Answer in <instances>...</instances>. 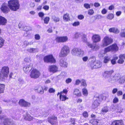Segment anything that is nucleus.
Listing matches in <instances>:
<instances>
[{"label":"nucleus","instance_id":"nucleus-35","mask_svg":"<svg viewBox=\"0 0 125 125\" xmlns=\"http://www.w3.org/2000/svg\"><path fill=\"white\" fill-rule=\"evenodd\" d=\"M5 85L4 84L0 83V93H3L4 90Z\"/></svg>","mask_w":125,"mask_h":125},{"label":"nucleus","instance_id":"nucleus-43","mask_svg":"<svg viewBox=\"0 0 125 125\" xmlns=\"http://www.w3.org/2000/svg\"><path fill=\"white\" fill-rule=\"evenodd\" d=\"M4 42V40L2 38L0 37V48L2 47L3 46Z\"/></svg>","mask_w":125,"mask_h":125},{"label":"nucleus","instance_id":"nucleus-38","mask_svg":"<svg viewBox=\"0 0 125 125\" xmlns=\"http://www.w3.org/2000/svg\"><path fill=\"white\" fill-rule=\"evenodd\" d=\"M77 48H74L71 51L72 54L73 56H75L77 52Z\"/></svg>","mask_w":125,"mask_h":125},{"label":"nucleus","instance_id":"nucleus-51","mask_svg":"<svg viewBox=\"0 0 125 125\" xmlns=\"http://www.w3.org/2000/svg\"><path fill=\"white\" fill-rule=\"evenodd\" d=\"M23 30L26 31H28L31 30V28L29 26H25L24 27Z\"/></svg>","mask_w":125,"mask_h":125},{"label":"nucleus","instance_id":"nucleus-7","mask_svg":"<svg viewBox=\"0 0 125 125\" xmlns=\"http://www.w3.org/2000/svg\"><path fill=\"white\" fill-rule=\"evenodd\" d=\"M112 42L113 40L112 39L107 36H105L103 39L102 46L103 47L106 46L112 43Z\"/></svg>","mask_w":125,"mask_h":125},{"label":"nucleus","instance_id":"nucleus-58","mask_svg":"<svg viewBox=\"0 0 125 125\" xmlns=\"http://www.w3.org/2000/svg\"><path fill=\"white\" fill-rule=\"evenodd\" d=\"M113 77L115 82L118 81L120 77H118V76L117 75H115Z\"/></svg>","mask_w":125,"mask_h":125},{"label":"nucleus","instance_id":"nucleus-9","mask_svg":"<svg viewBox=\"0 0 125 125\" xmlns=\"http://www.w3.org/2000/svg\"><path fill=\"white\" fill-rule=\"evenodd\" d=\"M67 91L66 89H64L60 95V98L61 101H65L66 99H68V98L66 97V95L67 94Z\"/></svg>","mask_w":125,"mask_h":125},{"label":"nucleus","instance_id":"nucleus-11","mask_svg":"<svg viewBox=\"0 0 125 125\" xmlns=\"http://www.w3.org/2000/svg\"><path fill=\"white\" fill-rule=\"evenodd\" d=\"M114 72V71L113 70L106 71L104 72L103 74V76L105 78L108 79L110 77Z\"/></svg>","mask_w":125,"mask_h":125},{"label":"nucleus","instance_id":"nucleus-1","mask_svg":"<svg viewBox=\"0 0 125 125\" xmlns=\"http://www.w3.org/2000/svg\"><path fill=\"white\" fill-rule=\"evenodd\" d=\"M8 6L12 10L16 11L19 8V2L18 0H10L8 1Z\"/></svg>","mask_w":125,"mask_h":125},{"label":"nucleus","instance_id":"nucleus-2","mask_svg":"<svg viewBox=\"0 0 125 125\" xmlns=\"http://www.w3.org/2000/svg\"><path fill=\"white\" fill-rule=\"evenodd\" d=\"M70 51L69 47L66 45H65L62 48L59 54V56L60 57H66L69 53Z\"/></svg>","mask_w":125,"mask_h":125},{"label":"nucleus","instance_id":"nucleus-62","mask_svg":"<svg viewBox=\"0 0 125 125\" xmlns=\"http://www.w3.org/2000/svg\"><path fill=\"white\" fill-rule=\"evenodd\" d=\"M80 35V34L78 33H76L74 35V37L75 38H77Z\"/></svg>","mask_w":125,"mask_h":125},{"label":"nucleus","instance_id":"nucleus-22","mask_svg":"<svg viewBox=\"0 0 125 125\" xmlns=\"http://www.w3.org/2000/svg\"><path fill=\"white\" fill-rule=\"evenodd\" d=\"M32 68L30 65H26L23 68V70L25 72L27 73L29 72Z\"/></svg>","mask_w":125,"mask_h":125},{"label":"nucleus","instance_id":"nucleus-13","mask_svg":"<svg viewBox=\"0 0 125 125\" xmlns=\"http://www.w3.org/2000/svg\"><path fill=\"white\" fill-rule=\"evenodd\" d=\"M6 77L8 76L9 73V69L7 66H4L1 69V71L0 72Z\"/></svg>","mask_w":125,"mask_h":125},{"label":"nucleus","instance_id":"nucleus-30","mask_svg":"<svg viewBox=\"0 0 125 125\" xmlns=\"http://www.w3.org/2000/svg\"><path fill=\"white\" fill-rule=\"evenodd\" d=\"M111 57L108 56H106L104 57L103 62L104 63H108L110 60Z\"/></svg>","mask_w":125,"mask_h":125},{"label":"nucleus","instance_id":"nucleus-54","mask_svg":"<svg viewBox=\"0 0 125 125\" xmlns=\"http://www.w3.org/2000/svg\"><path fill=\"white\" fill-rule=\"evenodd\" d=\"M80 22L79 21L75 22L72 24V25L74 26H76L79 25L80 24Z\"/></svg>","mask_w":125,"mask_h":125},{"label":"nucleus","instance_id":"nucleus-61","mask_svg":"<svg viewBox=\"0 0 125 125\" xmlns=\"http://www.w3.org/2000/svg\"><path fill=\"white\" fill-rule=\"evenodd\" d=\"M107 12V10L105 9H103L101 11L102 13L103 14H106Z\"/></svg>","mask_w":125,"mask_h":125},{"label":"nucleus","instance_id":"nucleus-5","mask_svg":"<svg viewBox=\"0 0 125 125\" xmlns=\"http://www.w3.org/2000/svg\"><path fill=\"white\" fill-rule=\"evenodd\" d=\"M118 50V48L116 44H113L112 45L105 48L104 52H105L110 51L116 52Z\"/></svg>","mask_w":125,"mask_h":125},{"label":"nucleus","instance_id":"nucleus-24","mask_svg":"<svg viewBox=\"0 0 125 125\" xmlns=\"http://www.w3.org/2000/svg\"><path fill=\"white\" fill-rule=\"evenodd\" d=\"M111 125H123V123L121 120H116L113 121Z\"/></svg>","mask_w":125,"mask_h":125},{"label":"nucleus","instance_id":"nucleus-31","mask_svg":"<svg viewBox=\"0 0 125 125\" xmlns=\"http://www.w3.org/2000/svg\"><path fill=\"white\" fill-rule=\"evenodd\" d=\"M125 82V76H122L119 78V83L120 84H123Z\"/></svg>","mask_w":125,"mask_h":125},{"label":"nucleus","instance_id":"nucleus-26","mask_svg":"<svg viewBox=\"0 0 125 125\" xmlns=\"http://www.w3.org/2000/svg\"><path fill=\"white\" fill-rule=\"evenodd\" d=\"M109 31L110 32L116 34L118 33L119 32V30L117 28H112L109 29Z\"/></svg>","mask_w":125,"mask_h":125},{"label":"nucleus","instance_id":"nucleus-52","mask_svg":"<svg viewBox=\"0 0 125 125\" xmlns=\"http://www.w3.org/2000/svg\"><path fill=\"white\" fill-rule=\"evenodd\" d=\"M82 41L83 42H87V39L86 36L85 35H83L82 38Z\"/></svg>","mask_w":125,"mask_h":125},{"label":"nucleus","instance_id":"nucleus-25","mask_svg":"<svg viewBox=\"0 0 125 125\" xmlns=\"http://www.w3.org/2000/svg\"><path fill=\"white\" fill-rule=\"evenodd\" d=\"M27 51L29 52L34 53L38 52V49L37 48H28L27 50Z\"/></svg>","mask_w":125,"mask_h":125},{"label":"nucleus","instance_id":"nucleus-48","mask_svg":"<svg viewBox=\"0 0 125 125\" xmlns=\"http://www.w3.org/2000/svg\"><path fill=\"white\" fill-rule=\"evenodd\" d=\"M6 77L0 72V81H2Z\"/></svg>","mask_w":125,"mask_h":125},{"label":"nucleus","instance_id":"nucleus-14","mask_svg":"<svg viewBox=\"0 0 125 125\" xmlns=\"http://www.w3.org/2000/svg\"><path fill=\"white\" fill-rule=\"evenodd\" d=\"M19 104L21 106L24 107H29L31 104L30 103L27 102L23 99H21L20 100Z\"/></svg>","mask_w":125,"mask_h":125},{"label":"nucleus","instance_id":"nucleus-6","mask_svg":"<svg viewBox=\"0 0 125 125\" xmlns=\"http://www.w3.org/2000/svg\"><path fill=\"white\" fill-rule=\"evenodd\" d=\"M91 67L92 68H98L101 67L102 65V63L99 61H92L90 63Z\"/></svg>","mask_w":125,"mask_h":125},{"label":"nucleus","instance_id":"nucleus-17","mask_svg":"<svg viewBox=\"0 0 125 125\" xmlns=\"http://www.w3.org/2000/svg\"><path fill=\"white\" fill-rule=\"evenodd\" d=\"M92 39L94 42L96 43L100 41L101 37L98 35L94 34L92 36Z\"/></svg>","mask_w":125,"mask_h":125},{"label":"nucleus","instance_id":"nucleus-20","mask_svg":"<svg viewBox=\"0 0 125 125\" xmlns=\"http://www.w3.org/2000/svg\"><path fill=\"white\" fill-rule=\"evenodd\" d=\"M35 91L41 94H42L44 93V90L42 87L41 85L35 87Z\"/></svg>","mask_w":125,"mask_h":125},{"label":"nucleus","instance_id":"nucleus-16","mask_svg":"<svg viewBox=\"0 0 125 125\" xmlns=\"http://www.w3.org/2000/svg\"><path fill=\"white\" fill-rule=\"evenodd\" d=\"M59 64L60 66L64 68L67 67L68 63L65 59H62L59 61Z\"/></svg>","mask_w":125,"mask_h":125},{"label":"nucleus","instance_id":"nucleus-49","mask_svg":"<svg viewBox=\"0 0 125 125\" xmlns=\"http://www.w3.org/2000/svg\"><path fill=\"white\" fill-rule=\"evenodd\" d=\"M94 17L95 20L99 19L101 18L102 17V16L101 15H97L94 16Z\"/></svg>","mask_w":125,"mask_h":125},{"label":"nucleus","instance_id":"nucleus-47","mask_svg":"<svg viewBox=\"0 0 125 125\" xmlns=\"http://www.w3.org/2000/svg\"><path fill=\"white\" fill-rule=\"evenodd\" d=\"M50 20V18L48 17H46L44 19V23L46 24H47Z\"/></svg>","mask_w":125,"mask_h":125},{"label":"nucleus","instance_id":"nucleus-64","mask_svg":"<svg viewBox=\"0 0 125 125\" xmlns=\"http://www.w3.org/2000/svg\"><path fill=\"white\" fill-rule=\"evenodd\" d=\"M118 101V98L115 97L113 99V102L114 103H116Z\"/></svg>","mask_w":125,"mask_h":125},{"label":"nucleus","instance_id":"nucleus-15","mask_svg":"<svg viewBox=\"0 0 125 125\" xmlns=\"http://www.w3.org/2000/svg\"><path fill=\"white\" fill-rule=\"evenodd\" d=\"M48 70L50 72L54 73L58 71V67L56 65H51L49 66Z\"/></svg>","mask_w":125,"mask_h":125},{"label":"nucleus","instance_id":"nucleus-27","mask_svg":"<svg viewBox=\"0 0 125 125\" xmlns=\"http://www.w3.org/2000/svg\"><path fill=\"white\" fill-rule=\"evenodd\" d=\"M125 57V55L124 54L120 55L119 56V59L117 61V63L119 64H122L124 62L123 59Z\"/></svg>","mask_w":125,"mask_h":125},{"label":"nucleus","instance_id":"nucleus-3","mask_svg":"<svg viewBox=\"0 0 125 125\" xmlns=\"http://www.w3.org/2000/svg\"><path fill=\"white\" fill-rule=\"evenodd\" d=\"M40 75L41 73L39 70L33 69L31 72L30 76L31 78L36 79L39 78Z\"/></svg>","mask_w":125,"mask_h":125},{"label":"nucleus","instance_id":"nucleus-46","mask_svg":"<svg viewBox=\"0 0 125 125\" xmlns=\"http://www.w3.org/2000/svg\"><path fill=\"white\" fill-rule=\"evenodd\" d=\"M81 84L82 86H83L84 87H86L87 86L86 81L84 79H83L81 80Z\"/></svg>","mask_w":125,"mask_h":125},{"label":"nucleus","instance_id":"nucleus-19","mask_svg":"<svg viewBox=\"0 0 125 125\" xmlns=\"http://www.w3.org/2000/svg\"><path fill=\"white\" fill-rule=\"evenodd\" d=\"M75 56L78 57H82L83 56L84 54L83 51L79 48H77V52Z\"/></svg>","mask_w":125,"mask_h":125},{"label":"nucleus","instance_id":"nucleus-42","mask_svg":"<svg viewBox=\"0 0 125 125\" xmlns=\"http://www.w3.org/2000/svg\"><path fill=\"white\" fill-rule=\"evenodd\" d=\"M39 16L41 18V20H42L45 14L44 13L42 12H40L38 14Z\"/></svg>","mask_w":125,"mask_h":125},{"label":"nucleus","instance_id":"nucleus-8","mask_svg":"<svg viewBox=\"0 0 125 125\" xmlns=\"http://www.w3.org/2000/svg\"><path fill=\"white\" fill-rule=\"evenodd\" d=\"M44 62H46L55 63L56 60L52 55L50 54L45 56L44 59Z\"/></svg>","mask_w":125,"mask_h":125},{"label":"nucleus","instance_id":"nucleus-29","mask_svg":"<svg viewBox=\"0 0 125 125\" xmlns=\"http://www.w3.org/2000/svg\"><path fill=\"white\" fill-rule=\"evenodd\" d=\"M64 20L66 21H67L70 20V17L69 14L68 13H66L64 15L63 17Z\"/></svg>","mask_w":125,"mask_h":125},{"label":"nucleus","instance_id":"nucleus-37","mask_svg":"<svg viewBox=\"0 0 125 125\" xmlns=\"http://www.w3.org/2000/svg\"><path fill=\"white\" fill-rule=\"evenodd\" d=\"M47 113L46 112H43V111L40 110L39 111L38 113L39 115L40 116H44V115L47 114Z\"/></svg>","mask_w":125,"mask_h":125},{"label":"nucleus","instance_id":"nucleus-36","mask_svg":"<svg viewBox=\"0 0 125 125\" xmlns=\"http://www.w3.org/2000/svg\"><path fill=\"white\" fill-rule=\"evenodd\" d=\"M108 111V109L107 107H105L102 109L101 114H104L107 112Z\"/></svg>","mask_w":125,"mask_h":125},{"label":"nucleus","instance_id":"nucleus-44","mask_svg":"<svg viewBox=\"0 0 125 125\" xmlns=\"http://www.w3.org/2000/svg\"><path fill=\"white\" fill-rule=\"evenodd\" d=\"M99 45L96 44L95 45V46H93V47L92 50L94 51H96L98 50L99 49Z\"/></svg>","mask_w":125,"mask_h":125},{"label":"nucleus","instance_id":"nucleus-33","mask_svg":"<svg viewBox=\"0 0 125 125\" xmlns=\"http://www.w3.org/2000/svg\"><path fill=\"white\" fill-rule=\"evenodd\" d=\"M24 118L27 120L30 121L32 119L33 117L31 116L30 115L26 114Z\"/></svg>","mask_w":125,"mask_h":125},{"label":"nucleus","instance_id":"nucleus-50","mask_svg":"<svg viewBox=\"0 0 125 125\" xmlns=\"http://www.w3.org/2000/svg\"><path fill=\"white\" fill-rule=\"evenodd\" d=\"M117 110H116V111L119 113H122L123 110V109L122 108L119 106L118 107Z\"/></svg>","mask_w":125,"mask_h":125},{"label":"nucleus","instance_id":"nucleus-41","mask_svg":"<svg viewBox=\"0 0 125 125\" xmlns=\"http://www.w3.org/2000/svg\"><path fill=\"white\" fill-rule=\"evenodd\" d=\"M108 81L109 82L112 83L115 82L113 76L111 78H109L108 79Z\"/></svg>","mask_w":125,"mask_h":125},{"label":"nucleus","instance_id":"nucleus-4","mask_svg":"<svg viewBox=\"0 0 125 125\" xmlns=\"http://www.w3.org/2000/svg\"><path fill=\"white\" fill-rule=\"evenodd\" d=\"M102 99V95H100L98 96H95L94 98V101L93 102L92 105V107L95 108L97 107L99 104V102Z\"/></svg>","mask_w":125,"mask_h":125},{"label":"nucleus","instance_id":"nucleus-32","mask_svg":"<svg viewBox=\"0 0 125 125\" xmlns=\"http://www.w3.org/2000/svg\"><path fill=\"white\" fill-rule=\"evenodd\" d=\"M73 94L77 96H79L81 95V93L79 90L77 89H75L74 91Z\"/></svg>","mask_w":125,"mask_h":125},{"label":"nucleus","instance_id":"nucleus-60","mask_svg":"<svg viewBox=\"0 0 125 125\" xmlns=\"http://www.w3.org/2000/svg\"><path fill=\"white\" fill-rule=\"evenodd\" d=\"M84 6L86 9L89 8H90V6L89 4L87 3H85L84 5Z\"/></svg>","mask_w":125,"mask_h":125},{"label":"nucleus","instance_id":"nucleus-23","mask_svg":"<svg viewBox=\"0 0 125 125\" xmlns=\"http://www.w3.org/2000/svg\"><path fill=\"white\" fill-rule=\"evenodd\" d=\"M2 101L5 102V104H6L7 105H12V103H15L17 101L16 100L14 101H11L9 100L5 99H3Z\"/></svg>","mask_w":125,"mask_h":125},{"label":"nucleus","instance_id":"nucleus-10","mask_svg":"<svg viewBox=\"0 0 125 125\" xmlns=\"http://www.w3.org/2000/svg\"><path fill=\"white\" fill-rule=\"evenodd\" d=\"M68 38L67 36L57 37L56 39V42H64L68 40Z\"/></svg>","mask_w":125,"mask_h":125},{"label":"nucleus","instance_id":"nucleus-56","mask_svg":"<svg viewBox=\"0 0 125 125\" xmlns=\"http://www.w3.org/2000/svg\"><path fill=\"white\" fill-rule=\"evenodd\" d=\"M120 36L122 37H125V31H123L120 33Z\"/></svg>","mask_w":125,"mask_h":125},{"label":"nucleus","instance_id":"nucleus-59","mask_svg":"<svg viewBox=\"0 0 125 125\" xmlns=\"http://www.w3.org/2000/svg\"><path fill=\"white\" fill-rule=\"evenodd\" d=\"M72 81V79L70 78H67L65 81V82L67 83H71Z\"/></svg>","mask_w":125,"mask_h":125},{"label":"nucleus","instance_id":"nucleus-57","mask_svg":"<svg viewBox=\"0 0 125 125\" xmlns=\"http://www.w3.org/2000/svg\"><path fill=\"white\" fill-rule=\"evenodd\" d=\"M35 38L36 40H39L40 38V36L39 34H36L35 36Z\"/></svg>","mask_w":125,"mask_h":125},{"label":"nucleus","instance_id":"nucleus-45","mask_svg":"<svg viewBox=\"0 0 125 125\" xmlns=\"http://www.w3.org/2000/svg\"><path fill=\"white\" fill-rule=\"evenodd\" d=\"M114 17L113 14H109L107 16V18L108 19L111 20L114 18Z\"/></svg>","mask_w":125,"mask_h":125},{"label":"nucleus","instance_id":"nucleus-34","mask_svg":"<svg viewBox=\"0 0 125 125\" xmlns=\"http://www.w3.org/2000/svg\"><path fill=\"white\" fill-rule=\"evenodd\" d=\"M118 58V57L116 56H114L113 59L111 60V63L113 65L115 64L116 63V60H117Z\"/></svg>","mask_w":125,"mask_h":125},{"label":"nucleus","instance_id":"nucleus-21","mask_svg":"<svg viewBox=\"0 0 125 125\" xmlns=\"http://www.w3.org/2000/svg\"><path fill=\"white\" fill-rule=\"evenodd\" d=\"M3 125H15V124L10 122V119L7 118L4 119L3 122Z\"/></svg>","mask_w":125,"mask_h":125},{"label":"nucleus","instance_id":"nucleus-39","mask_svg":"<svg viewBox=\"0 0 125 125\" xmlns=\"http://www.w3.org/2000/svg\"><path fill=\"white\" fill-rule=\"evenodd\" d=\"M53 21L55 22H57L59 21L60 19L58 17L55 16H53L52 17Z\"/></svg>","mask_w":125,"mask_h":125},{"label":"nucleus","instance_id":"nucleus-40","mask_svg":"<svg viewBox=\"0 0 125 125\" xmlns=\"http://www.w3.org/2000/svg\"><path fill=\"white\" fill-rule=\"evenodd\" d=\"M82 93L84 95L87 96L88 94L87 90L85 88L83 89H82Z\"/></svg>","mask_w":125,"mask_h":125},{"label":"nucleus","instance_id":"nucleus-18","mask_svg":"<svg viewBox=\"0 0 125 125\" xmlns=\"http://www.w3.org/2000/svg\"><path fill=\"white\" fill-rule=\"evenodd\" d=\"M57 118L56 117L52 116L49 118L48 122L52 125L56 124L57 122Z\"/></svg>","mask_w":125,"mask_h":125},{"label":"nucleus","instance_id":"nucleus-55","mask_svg":"<svg viewBox=\"0 0 125 125\" xmlns=\"http://www.w3.org/2000/svg\"><path fill=\"white\" fill-rule=\"evenodd\" d=\"M94 11L92 9H90L88 11V14L90 15H92L94 13Z\"/></svg>","mask_w":125,"mask_h":125},{"label":"nucleus","instance_id":"nucleus-53","mask_svg":"<svg viewBox=\"0 0 125 125\" xmlns=\"http://www.w3.org/2000/svg\"><path fill=\"white\" fill-rule=\"evenodd\" d=\"M86 44L88 47L91 48L92 50L93 46L92 44L89 42H87Z\"/></svg>","mask_w":125,"mask_h":125},{"label":"nucleus","instance_id":"nucleus-63","mask_svg":"<svg viewBox=\"0 0 125 125\" xmlns=\"http://www.w3.org/2000/svg\"><path fill=\"white\" fill-rule=\"evenodd\" d=\"M43 8L46 10H48L49 9V7L48 5H45L43 6Z\"/></svg>","mask_w":125,"mask_h":125},{"label":"nucleus","instance_id":"nucleus-28","mask_svg":"<svg viewBox=\"0 0 125 125\" xmlns=\"http://www.w3.org/2000/svg\"><path fill=\"white\" fill-rule=\"evenodd\" d=\"M6 23V19L3 17L0 16V25H5Z\"/></svg>","mask_w":125,"mask_h":125},{"label":"nucleus","instance_id":"nucleus-12","mask_svg":"<svg viewBox=\"0 0 125 125\" xmlns=\"http://www.w3.org/2000/svg\"><path fill=\"white\" fill-rule=\"evenodd\" d=\"M8 4L4 3L2 4L1 7V10L4 13H7L9 10Z\"/></svg>","mask_w":125,"mask_h":125}]
</instances>
